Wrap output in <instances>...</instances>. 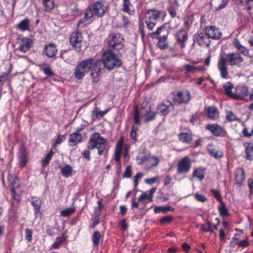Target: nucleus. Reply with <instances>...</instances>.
<instances>
[{
	"instance_id": "nucleus-1",
	"label": "nucleus",
	"mask_w": 253,
	"mask_h": 253,
	"mask_svg": "<svg viewBox=\"0 0 253 253\" xmlns=\"http://www.w3.org/2000/svg\"><path fill=\"white\" fill-rule=\"evenodd\" d=\"M100 60L102 65L103 64L105 68L110 71L121 67L123 64L122 60L118 58L111 50L104 51Z\"/></svg>"
},
{
	"instance_id": "nucleus-2",
	"label": "nucleus",
	"mask_w": 253,
	"mask_h": 253,
	"mask_svg": "<svg viewBox=\"0 0 253 253\" xmlns=\"http://www.w3.org/2000/svg\"><path fill=\"white\" fill-rule=\"evenodd\" d=\"M168 32L164 26L159 27L157 30L151 33L153 38L158 39L157 43V46L161 50L169 49V51H173V48L170 47L167 42Z\"/></svg>"
},
{
	"instance_id": "nucleus-3",
	"label": "nucleus",
	"mask_w": 253,
	"mask_h": 253,
	"mask_svg": "<svg viewBox=\"0 0 253 253\" xmlns=\"http://www.w3.org/2000/svg\"><path fill=\"white\" fill-rule=\"evenodd\" d=\"M107 144V142L106 139L101 137L99 133L95 132L91 135L87 147L88 149L90 150L97 148L98 155H101L105 150Z\"/></svg>"
},
{
	"instance_id": "nucleus-4",
	"label": "nucleus",
	"mask_w": 253,
	"mask_h": 253,
	"mask_svg": "<svg viewBox=\"0 0 253 253\" xmlns=\"http://www.w3.org/2000/svg\"><path fill=\"white\" fill-rule=\"evenodd\" d=\"M124 41L123 37L119 33H116L109 36L108 44L110 48L109 50L116 51L122 54L124 52Z\"/></svg>"
},
{
	"instance_id": "nucleus-5",
	"label": "nucleus",
	"mask_w": 253,
	"mask_h": 253,
	"mask_svg": "<svg viewBox=\"0 0 253 253\" xmlns=\"http://www.w3.org/2000/svg\"><path fill=\"white\" fill-rule=\"evenodd\" d=\"M94 63V59L89 58L82 61L75 69V75L78 79H81L91 69Z\"/></svg>"
},
{
	"instance_id": "nucleus-6",
	"label": "nucleus",
	"mask_w": 253,
	"mask_h": 253,
	"mask_svg": "<svg viewBox=\"0 0 253 253\" xmlns=\"http://www.w3.org/2000/svg\"><path fill=\"white\" fill-rule=\"evenodd\" d=\"M107 7V3L103 0H100L89 5L86 11L89 14H92V17L94 15L101 17L105 13Z\"/></svg>"
},
{
	"instance_id": "nucleus-7",
	"label": "nucleus",
	"mask_w": 253,
	"mask_h": 253,
	"mask_svg": "<svg viewBox=\"0 0 253 253\" xmlns=\"http://www.w3.org/2000/svg\"><path fill=\"white\" fill-rule=\"evenodd\" d=\"M70 42L77 52L82 50L83 37L81 33L79 32H73L70 37Z\"/></svg>"
},
{
	"instance_id": "nucleus-8",
	"label": "nucleus",
	"mask_w": 253,
	"mask_h": 253,
	"mask_svg": "<svg viewBox=\"0 0 253 253\" xmlns=\"http://www.w3.org/2000/svg\"><path fill=\"white\" fill-rule=\"evenodd\" d=\"M224 59L225 63L231 66H238L243 61V57L238 52L228 53Z\"/></svg>"
},
{
	"instance_id": "nucleus-9",
	"label": "nucleus",
	"mask_w": 253,
	"mask_h": 253,
	"mask_svg": "<svg viewBox=\"0 0 253 253\" xmlns=\"http://www.w3.org/2000/svg\"><path fill=\"white\" fill-rule=\"evenodd\" d=\"M190 159L187 156L183 158L178 163L177 172L180 174L184 172H188L191 168Z\"/></svg>"
},
{
	"instance_id": "nucleus-10",
	"label": "nucleus",
	"mask_w": 253,
	"mask_h": 253,
	"mask_svg": "<svg viewBox=\"0 0 253 253\" xmlns=\"http://www.w3.org/2000/svg\"><path fill=\"white\" fill-rule=\"evenodd\" d=\"M206 128L216 136H224L226 133V130L217 124L207 125L206 126Z\"/></svg>"
},
{
	"instance_id": "nucleus-11",
	"label": "nucleus",
	"mask_w": 253,
	"mask_h": 253,
	"mask_svg": "<svg viewBox=\"0 0 253 253\" xmlns=\"http://www.w3.org/2000/svg\"><path fill=\"white\" fill-rule=\"evenodd\" d=\"M101 66V60H97L94 63L90 76L92 81L94 83H97L99 80V74L102 70Z\"/></svg>"
},
{
	"instance_id": "nucleus-12",
	"label": "nucleus",
	"mask_w": 253,
	"mask_h": 253,
	"mask_svg": "<svg viewBox=\"0 0 253 253\" xmlns=\"http://www.w3.org/2000/svg\"><path fill=\"white\" fill-rule=\"evenodd\" d=\"M205 34L209 38L212 39H219L222 37V34L213 26L206 27Z\"/></svg>"
},
{
	"instance_id": "nucleus-13",
	"label": "nucleus",
	"mask_w": 253,
	"mask_h": 253,
	"mask_svg": "<svg viewBox=\"0 0 253 253\" xmlns=\"http://www.w3.org/2000/svg\"><path fill=\"white\" fill-rule=\"evenodd\" d=\"M32 44L33 42L31 39L29 38H22L20 39L19 46L17 48V50L26 53L30 50Z\"/></svg>"
},
{
	"instance_id": "nucleus-14",
	"label": "nucleus",
	"mask_w": 253,
	"mask_h": 253,
	"mask_svg": "<svg viewBox=\"0 0 253 253\" xmlns=\"http://www.w3.org/2000/svg\"><path fill=\"white\" fill-rule=\"evenodd\" d=\"M157 109L162 115L166 116L170 111L173 110L174 107L171 102L167 101L166 103L159 104L157 106Z\"/></svg>"
},
{
	"instance_id": "nucleus-15",
	"label": "nucleus",
	"mask_w": 253,
	"mask_h": 253,
	"mask_svg": "<svg viewBox=\"0 0 253 253\" xmlns=\"http://www.w3.org/2000/svg\"><path fill=\"white\" fill-rule=\"evenodd\" d=\"M175 37L178 44L181 48H184L185 47V42L188 39L187 32L184 30H180L175 34Z\"/></svg>"
},
{
	"instance_id": "nucleus-16",
	"label": "nucleus",
	"mask_w": 253,
	"mask_h": 253,
	"mask_svg": "<svg viewBox=\"0 0 253 253\" xmlns=\"http://www.w3.org/2000/svg\"><path fill=\"white\" fill-rule=\"evenodd\" d=\"M44 52L47 57L51 58L55 56L57 49L54 43H50L44 46Z\"/></svg>"
},
{
	"instance_id": "nucleus-17",
	"label": "nucleus",
	"mask_w": 253,
	"mask_h": 253,
	"mask_svg": "<svg viewBox=\"0 0 253 253\" xmlns=\"http://www.w3.org/2000/svg\"><path fill=\"white\" fill-rule=\"evenodd\" d=\"M190 100V95L188 91L183 93L181 91L177 92L176 100L179 104L187 103Z\"/></svg>"
},
{
	"instance_id": "nucleus-18",
	"label": "nucleus",
	"mask_w": 253,
	"mask_h": 253,
	"mask_svg": "<svg viewBox=\"0 0 253 253\" xmlns=\"http://www.w3.org/2000/svg\"><path fill=\"white\" fill-rule=\"evenodd\" d=\"M248 89L246 86H238L236 87L235 98L242 99L248 95Z\"/></svg>"
},
{
	"instance_id": "nucleus-19",
	"label": "nucleus",
	"mask_w": 253,
	"mask_h": 253,
	"mask_svg": "<svg viewBox=\"0 0 253 253\" xmlns=\"http://www.w3.org/2000/svg\"><path fill=\"white\" fill-rule=\"evenodd\" d=\"M161 12L154 9L147 10L145 12L146 19L155 21L158 19Z\"/></svg>"
},
{
	"instance_id": "nucleus-20",
	"label": "nucleus",
	"mask_w": 253,
	"mask_h": 253,
	"mask_svg": "<svg viewBox=\"0 0 253 253\" xmlns=\"http://www.w3.org/2000/svg\"><path fill=\"white\" fill-rule=\"evenodd\" d=\"M227 63L225 62L224 57H221L218 62V68L220 71L221 76L224 79L227 77V68L226 67Z\"/></svg>"
},
{
	"instance_id": "nucleus-21",
	"label": "nucleus",
	"mask_w": 253,
	"mask_h": 253,
	"mask_svg": "<svg viewBox=\"0 0 253 253\" xmlns=\"http://www.w3.org/2000/svg\"><path fill=\"white\" fill-rule=\"evenodd\" d=\"M196 41L200 45H206L209 46L210 44L209 38L206 37L203 33H200L196 37Z\"/></svg>"
},
{
	"instance_id": "nucleus-22",
	"label": "nucleus",
	"mask_w": 253,
	"mask_h": 253,
	"mask_svg": "<svg viewBox=\"0 0 253 253\" xmlns=\"http://www.w3.org/2000/svg\"><path fill=\"white\" fill-rule=\"evenodd\" d=\"M7 180L10 189L11 188H13L14 190H15L16 188L19 187V184L18 183V179L12 174H8Z\"/></svg>"
},
{
	"instance_id": "nucleus-23",
	"label": "nucleus",
	"mask_w": 253,
	"mask_h": 253,
	"mask_svg": "<svg viewBox=\"0 0 253 253\" xmlns=\"http://www.w3.org/2000/svg\"><path fill=\"white\" fill-rule=\"evenodd\" d=\"M82 136L80 133L76 132L70 135L69 142L71 146H75L78 143L81 142Z\"/></svg>"
},
{
	"instance_id": "nucleus-24",
	"label": "nucleus",
	"mask_w": 253,
	"mask_h": 253,
	"mask_svg": "<svg viewBox=\"0 0 253 253\" xmlns=\"http://www.w3.org/2000/svg\"><path fill=\"white\" fill-rule=\"evenodd\" d=\"M16 28L22 31L30 30V20L28 18H25L16 25Z\"/></svg>"
},
{
	"instance_id": "nucleus-25",
	"label": "nucleus",
	"mask_w": 253,
	"mask_h": 253,
	"mask_svg": "<svg viewBox=\"0 0 253 253\" xmlns=\"http://www.w3.org/2000/svg\"><path fill=\"white\" fill-rule=\"evenodd\" d=\"M236 183L240 185L242 181L245 179V176L244 170L242 169H238L235 172Z\"/></svg>"
},
{
	"instance_id": "nucleus-26",
	"label": "nucleus",
	"mask_w": 253,
	"mask_h": 253,
	"mask_svg": "<svg viewBox=\"0 0 253 253\" xmlns=\"http://www.w3.org/2000/svg\"><path fill=\"white\" fill-rule=\"evenodd\" d=\"M179 140L185 143L189 144L192 140V136L190 133L187 132H181L178 134Z\"/></svg>"
},
{
	"instance_id": "nucleus-27",
	"label": "nucleus",
	"mask_w": 253,
	"mask_h": 253,
	"mask_svg": "<svg viewBox=\"0 0 253 253\" xmlns=\"http://www.w3.org/2000/svg\"><path fill=\"white\" fill-rule=\"evenodd\" d=\"M174 209L171 206H169L167 207L163 206H156L155 207L154 212L155 213L157 214L160 212H162L164 214L167 213L169 211H173Z\"/></svg>"
},
{
	"instance_id": "nucleus-28",
	"label": "nucleus",
	"mask_w": 253,
	"mask_h": 253,
	"mask_svg": "<svg viewBox=\"0 0 253 253\" xmlns=\"http://www.w3.org/2000/svg\"><path fill=\"white\" fill-rule=\"evenodd\" d=\"M208 117L211 120H215L218 118V112L214 107H210L207 109Z\"/></svg>"
},
{
	"instance_id": "nucleus-29",
	"label": "nucleus",
	"mask_w": 253,
	"mask_h": 253,
	"mask_svg": "<svg viewBox=\"0 0 253 253\" xmlns=\"http://www.w3.org/2000/svg\"><path fill=\"white\" fill-rule=\"evenodd\" d=\"M92 17V14L89 13L86 11L84 17L83 19L80 20L77 24L78 27L84 28L88 24L87 21Z\"/></svg>"
},
{
	"instance_id": "nucleus-30",
	"label": "nucleus",
	"mask_w": 253,
	"mask_h": 253,
	"mask_svg": "<svg viewBox=\"0 0 253 253\" xmlns=\"http://www.w3.org/2000/svg\"><path fill=\"white\" fill-rule=\"evenodd\" d=\"M31 204L34 207L35 213H38L40 211L41 205L40 199L38 198H32Z\"/></svg>"
},
{
	"instance_id": "nucleus-31",
	"label": "nucleus",
	"mask_w": 253,
	"mask_h": 253,
	"mask_svg": "<svg viewBox=\"0 0 253 253\" xmlns=\"http://www.w3.org/2000/svg\"><path fill=\"white\" fill-rule=\"evenodd\" d=\"M157 113V112H152L151 110L147 111L146 114L143 116L145 122L148 123L154 120L156 118Z\"/></svg>"
},
{
	"instance_id": "nucleus-32",
	"label": "nucleus",
	"mask_w": 253,
	"mask_h": 253,
	"mask_svg": "<svg viewBox=\"0 0 253 253\" xmlns=\"http://www.w3.org/2000/svg\"><path fill=\"white\" fill-rule=\"evenodd\" d=\"M223 88L225 90V93L228 96L235 98V93H232L231 90L233 88V85L230 83H228V84H225L223 86Z\"/></svg>"
},
{
	"instance_id": "nucleus-33",
	"label": "nucleus",
	"mask_w": 253,
	"mask_h": 253,
	"mask_svg": "<svg viewBox=\"0 0 253 253\" xmlns=\"http://www.w3.org/2000/svg\"><path fill=\"white\" fill-rule=\"evenodd\" d=\"M72 168L71 166L67 165L61 169L62 175L65 177H69L72 175Z\"/></svg>"
},
{
	"instance_id": "nucleus-34",
	"label": "nucleus",
	"mask_w": 253,
	"mask_h": 253,
	"mask_svg": "<svg viewBox=\"0 0 253 253\" xmlns=\"http://www.w3.org/2000/svg\"><path fill=\"white\" fill-rule=\"evenodd\" d=\"M208 152L210 155L216 159H219L222 157V155L219 154L213 148L212 145H209L207 149Z\"/></svg>"
},
{
	"instance_id": "nucleus-35",
	"label": "nucleus",
	"mask_w": 253,
	"mask_h": 253,
	"mask_svg": "<svg viewBox=\"0 0 253 253\" xmlns=\"http://www.w3.org/2000/svg\"><path fill=\"white\" fill-rule=\"evenodd\" d=\"M221 206L219 208L220 215L224 217L229 215L228 209L226 207V205L224 202L220 203Z\"/></svg>"
},
{
	"instance_id": "nucleus-36",
	"label": "nucleus",
	"mask_w": 253,
	"mask_h": 253,
	"mask_svg": "<svg viewBox=\"0 0 253 253\" xmlns=\"http://www.w3.org/2000/svg\"><path fill=\"white\" fill-rule=\"evenodd\" d=\"M100 238L101 234L100 232L96 231L93 232L92 236V240L94 246L97 247L99 245Z\"/></svg>"
},
{
	"instance_id": "nucleus-37",
	"label": "nucleus",
	"mask_w": 253,
	"mask_h": 253,
	"mask_svg": "<svg viewBox=\"0 0 253 253\" xmlns=\"http://www.w3.org/2000/svg\"><path fill=\"white\" fill-rule=\"evenodd\" d=\"M122 148L123 146L122 144H117L115 153V160L118 163H120V160L121 158Z\"/></svg>"
},
{
	"instance_id": "nucleus-38",
	"label": "nucleus",
	"mask_w": 253,
	"mask_h": 253,
	"mask_svg": "<svg viewBox=\"0 0 253 253\" xmlns=\"http://www.w3.org/2000/svg\"><path fill=\"white\" fill-rule=\"evenodd\" d=\"M132 6L129 0H124L123 10L130 14L133 12L130 7Z\"/></svg>"
},
{
	"instance_id": "nucleus-39",
	"label": "nucleus",
	"mask_w": 253,
	"mask_h": 253,
	"mask_svg": "<svg viewBox=\"0 0 253 253\" xmlns=\"http://www.w3.org/2000/svg\"><path fill=\"white\" fill-rule=\"evenodd\" d=\"M75 211L74 207H70L60 211V214L63 217H68Z\"/></svg>"
},
{
	"instance_id": "nucleus-40",
	"label": "nucleus",
	"mask_w": 253,
	"mask_h": 253,
	"mask_svg": "<svg viewBox=\"0 0 253 253\" xmlns=\"http://www.w3.org/2000/svg\"><path fill=\"white\" fill-rule=\"evenodd\" d=\"M246 158L250 160H253V145H248L246 147Z\"/></svg>"
},
{
	"instance_id": "nucleus-41",
	"label": "nucleus",
	"mask_w": 253,
	"mask_h": 253,
	"mask_svg": "<svg viewBox=\"0 0 253 253\" xmlns=\"http://www.w3.org/2000/svg\"><path fill=\"white\" fill-rule=\"evenodd\" d=\"M192 176L193 177H196L200 180H202L204 178V174L203 173V169H198L195 170L193 173Z\"/></svg>"
},
{
	"instance_id": "nucleus-42",
	"label": "nucleus",
	"mask_w": 253,
	"mask_h": 253,
	"mask_svg": "<svg viewBox=\"0 0 253 253\" xmlns=\"http://www.w3.org/2000/svg\"><path fill=\"white\" fill-rule=\"evenodd\" d=\"M53 155V152L52 151H50L48 154L46 155L45 158L42 160V166L44 167L47 166L51 159L52 158Z\"/></svg>"
},
{
	"instance_id": "nucleus-43",
	"label": "nucleus",
	"mask_w": 253,
	"mask_h": 253,
	"mask_svg": "<svg viewBox=\"0 0 253 253\" xmlns=\"http://www.w3.org/2000/svg\"><path fill=\"white\" fill-rule=\"evenodd\" d=\"M184 69L188 73H194L196 71H201L198 67L190 64H186L184 66Z\"/></svg>"
},
{
	"instance_id": "nucleus-44",
	"label": "nucleus",
	"mask_w": 253,
	"mask_h": 253,
	"mask_svg": "<svg viewBox=\"0 0 253 253\" xmlns=\"http://www.w3.org/2000/svg\"><path fill=\"white\" fill-rule=\"evenodd\" d=\"M42 1L44 7L46 9L50 10L53 8L54 4L53 0H42Z\"/></svg>"
},
{
	"instance_id": "nucleus-45",
	"label": "nucleus",
	"mask_w": 253,
	"mask_h": 253,
	"mask_svg": "<svg viewBox=\"0 0 253 253\" xmlns=\"http://www.w3.org/2000/svg\"><path fill=\"white\" fill-rule=\"evenodd\" d=\"M138 129L137 127H135L134 126H132L131 127V130L130 132V136L133 140L135 141L137 140V132Z\"/></svg>"
},
{
	"instance_id": "nucleus-46",
	"label": "nucleus",
	"mask_w": 253,
	"mask_h": 253,
	"mask_svg": "<svg viewBox=\"0 0 253 253\" xmlns=\"http://www.w3.org/2000/svg\"><path fill=\"white\" fill-rule=\"evenodd\" d=\"M214 197L220 202H223L221 198V194L219 191L212 189L211 190Z\"/></svg>"
},
{
	"instance_id": "nucleus-47",
	"label": "nucleus",
	"mask_w": 253,
	"mask_h": 253,
	"mask_svg": "<svg viewBox=\"0 0 253 253\" xmlns=\"http://www.w3.org/2000/svg\"><path fill=\"white\" fill-rule=\"evenodd\" d=\"M27 151L26 147L22 144L19 150L18 156L19 157H27Z\"/></svg>"
},
{
	"instance_id": "nucleus-48",
	"label": "nucleus",
	"mask_w": 253,
	"mask_h": 253,
	"mask_svg": "<svg viewBox=\"0 0 253 253\" xmlns=\"http://www.w3.org/2000/svg\"><path fill=\"white\" fill-rule=\"evenodd\" d=\"M134 121L136 124L140 125V115L137 107L135 108L134 110Z\"/></svg>"
},
{
	"instance_id": "nucleus-49",
	"label": "nucleus",
	"mask_w": 253,
	"mask_h": 253,
	"mask_svg": "<svg viewBox=\"0 0 253 253\" xmlns=\"http://www.w3.org/2000/svg\"><path fill=\"white\" fill-rule=\"evenodd\" d=\"M239 235L236 234L232 238L231 241L230 242V246L234 248L236 245L239 244V238H238Z\"/></svg>"
},
{
	"instance_id": "nucleus-50",
	"label": "nucleus",
	"mask_w": 253,
	"mask_h": 253,
	"mask_svg": "<svg viewBox=\"0 0 253 253\" xmlns=\"http://www.w3.org/2000/svg\"><path fill=\"white\" fill-rule=\"evenodd\" d=\"M173 220V218L170 216H165L163 217L160 220L161 223L164 224L170 223Z\"/></svg>"
},
{
	"instance_id": "nucleus-51",
	"label": "nucleus",
	"mask_w": 253,
	"mask_h": 253,
	"mask_svg": "<svg viewBox=\"0 0 253 253\" xmlns=\"http://www.w3.org/2000/svg\"><path fill=\"white\" fill-rule=\"evenodd\" d=\"M19 165L20 167L23 168H24L27 162V157H19Z\"/></svg>"
},
{
	"instance_id": "nucleus-52",
	"label": "nucleus",
	"mask_w": 253,
	"mask_h": 253,
	"mask_svg": "<svg viewBox=\"0 0 253 253\" xmlns=\"http://www.w3.org/2000/svg\"><path fill=\"white\" fill-rule=\"evenodd\" d=\"M145 23L147 25L148 29L150 30H152L155 26L156 23L154 21H151L146 19Z\"/></svg>"
},
{
	"instance_id": "nucleus-53",
	"label": "nucleus",
	"mask_w": 253,
	"mask_h": 253,
	"mask_svg": "<svg viewBox=\"0 0 253 253\" xmlns=\"http://www.w3.org/2000/svg\"><path fill=\"white\" fill-rule=\"evenodd\" d=\"M195 198L199 201L201 202H205L207 200V198L202 194H196L195 195Z\"/></svg>"
},
{
	"instance_id": "nucleus-54",
	"label": "nucleus",
	"mask_w": 253,
	"mask_h": 253,
	"mask_svg": "<svg viewBox=\"0 0 253 253\" xmlns=\"http://www.w3.org/2000/svg\"><path fill=\"white\" fill-rule=\"evenodd\" d=\"M26 239L29 241L31 242L32 237L33 231L31 229L29 228L26 229Z\"/></svg>"
},
{
	"instance_id": "nucleus-55",
	"label": "nucleus",
	"mask_w": 253,
	"mask_h": 253,
	"mask_svg": "<svg viewBox=\"0 0 253 253\" xmlns=\"http://www.w3.org/2000/svg\"><path fill=\"white\" fill-rule=\"evenodd\" d=\"M229 2V0H222L221 3L216 7V10L217 11L220 10L226 6Z\"/></svg>"
},
{
	"instance_id": "nucleus-56",
	"label": "nucleus",
	"mask_w": 253,
	"mask_h": 253,
	"mask_svg": "<svg viewBox=\"0 0 253 253\" xmlns=\"http://www.w3.org/2000/svg\"><path fill=\"white\" fill-rule=\"evenodd\" d=\"M43 71L45 74L49 77H52L54 75V73L51 70L50 67H47L43 69Z\"/></svg>"
},
{
	"instance_id": "nucleus-57",
	"label": "nucleus",
	"mask_w": 253,
	"mask_h": 253,
	"mask_svg": "<svg viewBox=\"0 0 253 253\" xmlns=\"http://www.w3.org/2000/svg\"><path fill=\"white\" fill-rule=\"evenodd\" d=\"M201 230H202L203 231L205 232H211V233L213 232V230L211 229V225L209 221L207 222V227H206L205 226H202L201 227Z\"/></svg>"
},
{
	"instance_id": "nucleus-58",
	"label": "nucleus",
	"mask_w": 253,
	"mask_h": 253,
	"mask_svg": "<svg viewBox=\"0 0 253 253\" xmlns=\"http://www.w3.org/2000/svg\"><path fill=\"white\" fill-rule=\"evenodd\" d=\"M66 137L65 135H59L58 136L57 138L56 139L54 145L53 147H55L58 145L60 144L63 139H65Z\"/></svg>"
},
{
	"instance_id": "nucleus-59",
	"label": "nucleus",
	"mask_w": 253,
	"mask_h": 253,
	"mask_svg": "<svg viewBox=\"0 0 253 253\" xmlns=\"http://www.w3.org/2000/svg\"><path fill=\"white\" fill-rule=\"evenodd\" d=\"M89 149L85 150L82 153V155L83 156V158L87 160V161H90L91 159L90 156V151L89 150Z\"/></svg>"
},
{
	"instance_id": "nucleus-60",
	"label": "nucleus",
	"mask_w": 253,
	"mask_h": 253,
	"mask_svg": "<svg viewBox=\"0 0 253 253\" xmlns=\"http://www.w3.org/2000/svg\"><path fill=\"white\" fill-rule=\"evenodd\" d=\"M11 194L13 199L16 201L18 203L20 201V197L18 194L15 193V190H14L13 188H11Z\"/></svg>"
},
{
	"instance_id": "nucleus-61",
	"label": "nucleus",
	"mask_w": 253,
	"mask_h": 253,
	"mask_svg": "<svg viewBox=\"0 0 253 253\" xmlns=\"http://www.w3.org/2000/svg\"><path fill=\"white\" fill-rule=\"evenodd\" d=\"M131 169L129 167H127L124 173V177L129 178L131 176Z\"/></svg>"
},
{
	"instance_id": "nucleus-62",
	"label": "nucleus",
	"mask_w": 253,
	"mask_h": 253,
	"mask_svg": "<svg viewBox=\"0 0 253 253\" xmlns=\"http://www.w3.org/2000/svg\"><path fill=\"white\" fill-rule=\"evenodd\" d=\"M143 174L142 173H139V172L137 173L135 175V176H134V180L135 187H136V186L138 184V180L139 179H140L143 176Z\"/></svg>"
},
{
	"instance_id": "nucleus-63",
	"label": "nucleus",
	"mask_w": 253,
	"mask_h": 253,
	"mask_svg": "<svg viewBox=\"0 0 253 253\" xmlns=\"http://www.w3.org/2000/svg\"><path fill=\"white\" fill-rule=\"evenodd\" d=\"M158 177H153L150 178L145 179V181L146 183L149 184H152L156 182L157 180Z\"/></svg>"
},
{
	"instance_id": "nucleus-64",
	"label": "nucleus",
	"mask_w": 253,
	"mask_h": 253,
	"mask_svg": "<svg viewBox=\"0 0 253 253\" xmlns=\"http://www.w3.org/2000/svg\"><path fill=\"white\" fill-rule=\"evenodd\" d=\"M227 119L229 121H233L236 120L235 116L231 112L227 114Z\"/></svg>"
}]
</instances>
